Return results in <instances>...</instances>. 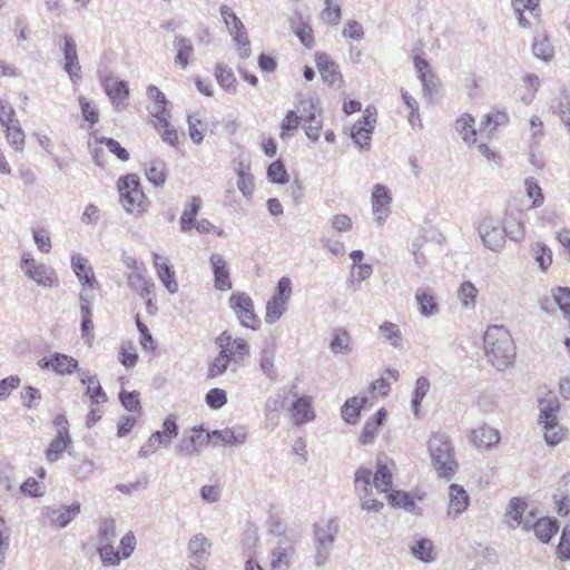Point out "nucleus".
Segmentation results:
<instances>
[{"mask_svg": "<svg viewBox=\"0 0 570 570\" xmlns=\"http://www.w3.org/2000/svg\"><path fill=\"white\" fill-rule=\"evenodd\" d=\"M98 553L104 566L116 567L120 563V552L115 550L112 543L98 544Z\"/></svg>", "mask_w": 570, "mask_h": 570, "instance_id": "nucleus-60", "label": "nucleus"}, {"mask_svg": "<svg viewBox=\"0 0 570 570\" xmlns=\"http://www.w3.org/2000/svg\"><path fill=\"white\" fill-rule=\"evenodd\" d=\"M200 205H202V200L199 197H196V196L191 197L190 204H189V209H186L180 217L181 230L187 232V230H190L191 228H194V226L196 224L195 217L200 209Z\"/></svg>", "mask_w": 570, "mask_h": 570, "instance_id": "nucleus-55", "label": "nucleus"}, {"mask_svg": "<svg viewBox=\"0 0 570 570\" xmlns=\"http://www.w3.org/2000/svg\"><path fill=\"white\" fill-rule=\"evenodd\" d=\"M8 142L17 151H22L24 146V132L20 127L19 120H16L3 127Z\"/></svg>", "mask_w": 570, "mask_h": 570, "instance_id": "nucleus-51", "label": "nucleus"}, {"mask_svg": "<svg viewBox=\"0 0 570 570\" xmlns=\"http://www.w3.org/2000/svg\"><path fill=\"white\" fill-rule=\"evenodd\" d=\"M146 177L156 187H163L166 183V164L160 159H153L146 164Z\"/></svg>", "mask_w": 570, "mask_h": 570, "instance_id": "nucleus-42", "label": "nucleus"}, {"mask_svg": "<svg viewBox=\"0 0 570 570\" xmlns=\"http://www.w3.org/2000/svg\"><path fill=\"white\" fill-rule=\"evenodd\" d=\"M380 335L393 347H400L402 344V332L395 323L383 322L379 326Z\"/></svg>", "mask_w": 570, "mask_h": 570, "instance_id": "nucleus-48", "label": "nucleus"}, {"mask_svg": "<svg viewBox=\"0 0 570 570\" xmlns=\"http://www.w3.org/2000/svg\"><path fill=\"white\" fill-rule=\"evenodd\" d=\"M178 435V425L176 416L169 415L163 423V430L154 432L147 442L140 448L138 455L140 458H148L154 454L159 448H168L174 438Z\"/></svg>", "mask_w": 570, "mask_h": 570, "instance_id": "nucleus-5", "label": "nucleus"}, {"mask_svg": "<svg viewBox=\"0 0 570 570\" xmlns=\"http://www.w3.org/2000/svg\"><path fill=\"white\" fill-rule=\"evenodd\" d=\"M116 538V520L112 518L101 519L97 532L98 544L112 543Z\"/></svg>", "mask_w": 570, "mask_h": 570, "instance_id": "nucleus-49", "label": "nucleus"}, {"mask_svg": "<svg viewBox=\"0 0 570 570\" xmlns=\"http://www.w3.org/2000/svg\"><path fill=\"white\" fill-rule=\"evenodd\" d=\"M147 95L151 100V105L148 107L149 114L154 120H159L161 124H166V118H170V112L167 108L168 100L164 92H161L156 86H149Z\"/></svg>", "mask_w": 570, "mask_h": 570, "instance_id": "nucleus-20", "label": "nucleus"}, {"mask_svg": "<svg viewBox=\"0 0 570 570\" xmlns=\"http://www.w3.org/2000/svg\"><path fill=\"white\" fill-rule=\"evenodd\" d=\"M508 120V115L503 111L488 114L481 121L480 132H487L488 135H490L493 131H495L500 126L507 124Z\"/></svg>", "mask_w": 570, "mask_h": 570, "instance_id": "nucleus-52", "label": "nucleus"}, {"mask_svg": "<svg viewBox=\"0 0 570 570\" xmlns=\"http://www.w3.org/2000/svg\"><path fill=\"white\" fill-rule=\"evenodd\" d=\"M219 13L225 22V26L229 35L236 30H240L244 28V23L239 20L236 13L227 4L220 6Z\"/></svg>", "mask_w": 570, "mask_h": 570, "instance_id": "nucleus-63", "label": "nucleus"}, {"mask_svg": "<svg viewBox=\"0 0 570 570\" xmlns=\"http://www.w3.org/2000/svg\"><path fill=\"white\" fill-rule=\"evenodd\" d=\"M483 341L485 356L495 368L504 371L513 364L515 346L510 332L504 326H488Z\"/></svg>", "mask_w": 570, "mask_h": 570, "instance_id": "nucleus-1", "label": "nucleus"}, {"mask_svg": "<svg viewBox=\"0 0 570 570\" xmlns=\"http://www.w3.org/2000/svg\"><path fill=\"white\" fill-rule=\"evenodd\" d=\"M292 29L295 36L306 48H313L315 45L313 29L307 22L303 21L302 19L293 21Z\"/></svg>", "mask_w": 570, "mask_h": 570, "instance_id": "nucleus-54", "label": "nucleus"}, {"mask_svg": "<svg viewBox=\"0 0 570 570\" xmlns=\"http://www.w3.org/2000/svg\"><path fill=\"white\" fill-rule=\"evenodd\" d=\"M376 108L367 106L364 116L352 127L351 137L354 142L362 149H366L371 144V135L376 125Z\"/></svg>", "mask_w": 570, "mask_h": 570, "instance_id": "nucleus-10", "label": "nucleus"}, {"mask_svg": "<svg viewBox=\"0 0 570 570\" xmlns=\"http://www.w3.org/2000/svg\"><path fill=\"white\" fill-rule=\"evenodd\" d=\"M449 505H448V514L451 518H458L469 507L470 497L468 492L463 489V487L459 484H451L449 487Z\"/></svg>", "mask_w": 570, "mask_h": 570, "instance_id": "nucleus-22", "label": "nucleus"}, {"mask_svg": "<svg viewBox=\"0 0 570 570\" xmlns=\"http://www.w3.org/2000/svg\"><path fill=\"white\" fill-rule=\"evenodd\" d=\"M483 245L492 252H501L505 244L507 229L499 218L484 217L478 227Z\"/></svg>", "mask_w": 570, "mask_h": 570, "instance_id": "nucleus-6", "label": "nucleus"}, {"mask_svg": "<svg viewBox=\"0 0 570 570\" xmlns=\"http://www.w3.org/2000/svg\"><path fill=\"white\" fill-rule=\"evenodd\" d=\"M235 170L237 174V188L246 199H250L255 190L254 176L250 174V165L239 161Z\"/></svg>", "mask_w": 570, "mask_h": 570, "instance_id": "nucleus-28", "label": "nucleus"}, {"mask_svg": "<svg viewBox=\"0 0 570 570\" xmlns=\"http://www.w3.org/2000/svg\"><path fill=\"white\" fill-rule=\"evenodd\" d=\"M216 345L219 348V353L227 356L233 363H240L249 355V345L243 338H234L230 333L223 332L216 338Z\"/></svg>", "mask_w": 570, "mask_h": 570, "instance_id": "nucleus-9", "label": "nucleus"}, {"mask_svg": "<svg viewBox=\"0 0 570 570\" xmlns=\"http://www.w3.org/2000/svg\"><path fill=\"white\" fill-rule=\"evenodd\" d=\"M65 58V70L72 81L80 79L81 67L78 59L77 46L73 39L66 35L62 47Z\"/></svg>", "mask_w": 570, "mask_h": 570, "instance_id": "nucleus-18", "label": "nucleus"}, {"mask_svg": "<svg viewBox=\"0 0 570 570\" xmlns=\"http://www.w3.org/2000/svg\"><path fill=\"white\" fill-rule=\"evenodd\" d=\"M37 365L41 370L51 368L58 375H70L78 368V361L72 356L62 353H53L48 357H42L38 361Z\"/></svg>", "mask_w": 570, "mask_h": 570, "instance_id": "nucleus-11", "label": "nucleus"}, {"mask_svg": "<svg viewBox=\"0 0 570 570\" xmlns=\"http://www.w3.org/2000/svg\"><path fill=\"white\" fill-rule=\"evenodd\" d=\"M371 202L375 222L382 226L391 213V194L384 185L376 184L372 189Z\"/></svg>", "mask_w": 570, "mask_h": 570, "instance_id": "nucleus-12", "label": "nucleus"}, {"mask_svg": "<svg viewBox=\"0 0 570 570\" xmlns=\"http://www.w3.org/2000/svg\"><path fill=\"white\" fill-rule=\"evenodd\" d=\"M552 297L563 316L570 322V288L561 286L556 287L552 289Z\"/></svg>", "mask_w": 570, "mask_h": 570, "instance_id": "nucleus-57", "label": "nucleus"}, {"mask_svg": "<svg viewBox=\"0 0 570 570\" xmlns=\"http://www.w3.org/2000/svg\"><path fill=\"white\" fill-rule=\"evenodd\" d=\"M217 82L226 91L234 94L236 91V78L230 69L223 63H217L215 68Z\"/></svg>", "mask_w": 570, "mask_h": 570, "instance_id": "nucleus-53", "label": "nucleus"}, {"mask_svg": "<svg viewBox=\"0 0 570 570\" xmlns=\"http://www.w3.org/2000/svg\"><path fill=\"white\" fill-rule=\"evenodd\" d=\"M229 305L243 326L252 330L257 328L258 321L254 312V303L246 293H233L229 297Z\"/></svg>", "mask_w": 570, "mask_h": 570, "instance_id": "nucleus-8", "label": "nucleus"}, {"mask_svg": "<svg viewBox=\"0 0 570 570\" xmlns=\"http://www.w3.org/2000/svg\"><path fill=\"white\" fill-rule=\"evenodd\" d=\"M472 441L478 446H492L500 441L499 431L492 426L483 425L472 431Z\"/></svg>", "mask_w": 570, "mask_h": 570, "instance_id": "nucleus-40", "label": "nucleus"}, {"mask_svg": "<svg viewBox=\"0 0 570 570\" xmlns=\"http://www.w3.org/2000/svg\"><path fill=\"white\" fill-rule=\"evenodd\" d=\"M79 380L86 385L85 395L88 396L94 404H102L108 401V396L96 375H91L88 370L78 371Z\"/></svg>", "mask_w": 570, "mask_h": 570, "instance_id": "nucleus-17", "label": "nucleus"}, {"mask_svg": "<svg viewBox=\"0 0 570 570\" xmlns=\"http://www.w3.org/2000/svg\"><path fill=\"white\" fill-rule=\"evenodd\" d=\"M276 347L274 344L266 343L259 354L261 371L272 381L277 379V372L274 365Z\"/></svg>", "mask_w": 570, "mask_h": 570, "instance_id": "nucleus-36", "label": "nucleus"}, {"mask_svg": "<svg viewBox=\"0 0 570 570\" xmlns=\"http://www.w3.org/2000/svg\"><path fill=\"white\" fill-rule=\"evenodd\" d=\"M154 267L157 272L158 278L163 282L164 286L170 294L178 292V284L175 278V272L168 264L167 259H164L157 253L153 254Z\"/></svg>", "mask_w": 570, "mask_h": 570, "instance_id": "nucleus-25", "label": "nucleus"}, {"mask_svg": "<svg viewBox=\"0 0 570 570\" xmlns=\"http://www.w3.org/2000/svg\"><path fill=\"white\" fill-rule=\"evenodd\" d=\"M430 390V381L426 377H419L415 383V389L412 397V411L415 415L419 414L422 400L425 397Z\"/></svg>", "mask_w": 570, "mask_h": 570, "instance_id": "nucleus-58", "label": "nucleus"}, {"mask_svg": "<svg viewBox=\"0 0 570 570\" xmlns=\"http://www.w3.org/2000/svg\"><path fill=\"white\" fill-rule=\"evenodd\" d=\"M295 549L288 540H281L271 556V570H288Z\"/></svg>", "mask_w": 570, "mask_h": 570, "instance_id": "nucleus-23", "label": "nucleus"}, {"mask_svg": "<svg viewBox=\"0 0 570 570\" xmlns=\"http://www.w3.org/2000/svg\"><path fill=\"white\" fill-rule=\"evenodd\" d=\"M387 499L390 504L395 508H402L406 512L416 515L421 514L420 508L416 505L414 499L407 492L393 490L389 493Z\"/></svg>", "mask_w": 570, "mask_h": 570, "instance_id": "nucleus-41", "label": "nucleus"}, {"mask_svg": "<svg viewBox=\"0 0 570 570\" xmlns=\"http://www.w3.org/2000/svg\"><path fill=\"white\" fill-rule=\"evenodd\" d=\"M385 417L386 411L384 409H380L371 420L366 421L360 435V442L362 444H370L374 441Z\"/></svg>", "mask_w": 570, "mask_h": 570, "instance_id": "nucleus-37", "label": "nucleus"}, {"mask_svg": "<svg viewBox=\"0 0 570 570\" xmlns=\"http://www.w3.org/2000/svg\"><path fill=\"white\" fill-rule=\"evenodd\" d=\"M286 309V303L272 297L266 304L265 322L268 324H274L281 318Z\"/></svg>", "mask_w": 570, "mask_h": 570, "instance_id": "nucleus-59", "label": "nucleus"}, {"mask_svg": "<svg viewBox=\"0 0 570 570\" xmlns=\"http://www.w3.org/2000/svg\"><path fill=\"white\" fill-rule=\"evenodd\" d=\"M534 519V511L520 498H512L504 513V522L511 529L522 528L530 531L531 520Z\"/></svg>", "mask_w": 570, "mask_h": 570, "instance_id": "nucleus-7", "label": "nucleus"}, {"mask_svg": "<svg viewBox=\"0 0 570 570\" xmlns=\"http://www.w3.org/2000/svg\"><path fill=\"white\" fill-rule=\"evenodd\" d=\"M412 556L423 563H431L436 559L435 547L431 539L421 538L410 546Z\"/></svg>", "mask_w": 570, "mask_h": 570, "instance_id": "nucleus-31", "label": "nucleus"}, {"mask_svg": "<svg viewBox=\"0 0 570 570\" xmlns=\"http://www.w3.org/2000/svg\"><path fill=\"white\" fill-rule=\"evenodd\" d=\"M531 254L542 271H547L552 264V250L541 242L531 245Z\"/></svg>", "mask_w": 570, "mask_h": 570, "instance_id": "nucleus-50", "label": "nucleus"}, {"mask_svg": "<svg viewBox=\"0 0 570 570\" xmlns=\"http://www.w3.org/2000/svg\"><path fill=\"white\" fill-rule=\"evenodd\" d=\"M539 410V425L558 421V414L561 410V404L557 394L552 391H549L542 397H540Z\"/></svg>", "mask_w": 570, "mask_h": 570, "instance_id": "nucleus-16", "label": "nucleus"}, {"mask_svg": "<svg viewBox=\"0 0 570 570\" xmlns=\"http://www.w3.org/2000/svg\"><path fill=\"white\" fill-rule=\"evenodd\" d=\"M532 52L535 58L547 63L553 59L554 48L546 33L534 36Z\"/></svg>", "mask_w": 570, "mask_h": 570, "instance_id": "nucleus-34", "label": "nucleus"}, {"mask_svg": "<svg viewBox=\"0 0 570 570\" xmlns=\"http://www.w3.org/2000/svg\"><path fill=\"white\" fill-rule=\"evenodd\" d=\"M80 512V503L73 502L69 507H61L59 509H53L48 513L49 519L52 523L57 524L60 528L67 527L71 520L79 514Z\"/></svg>", "mask_w": 570, "mask_h": 570, "instance_id": "nucleus-35", "label": "nucleus"}, {"mask_svg": "<svg viewBox=\"0 0 570 570\" xmlns=\"http://www.w3.org/2000/svg\"><path fill=\"white\" fill-rule=\"evenodd\" d=\"M337 533L338 525L335 520L331 519L324 523L316 524L314 530V546H327L333 548Z\"/></svg>", "mask_w": 570, "mask_h": 570, "instance_id": "nucleus-26", "label": "nucleus"}, {"mask_svg": "<svg viewBox=\"0 0 570 570\" xmlns=\"http://www.w3.org/2000/svg\"><path fill=\"white\" fill-rule=\"evenodd\" d=\"M291 420L294 425L301 426L315 419L311 396H301L289 407Z\"/></svg>", "mask_w": 570, "mask_h": 570, "instance_id": "nucleus-19", "label": "nucleus"}, {"mask_svg": "<svg viewBox=\"0 0 570 570\" xmlns=\"http://www.w3.org/2000/svg\"><path fill=\"white\" fill-rule=\"evenodd\" d=\"M23 275L43 288H57L59 278L56 271L41 262L36 261L30 253H23L20 261Z\"/></svg>", "mask_w": 570, "mask_h": 570, "instance_id": "nucleus-4", "label": "nucleus"}, {"mask_svg": "<svg viewBox=\"0 0 570 570\" xmlns=\"http://www.w3.org/2000/svg\"><path fill=\"white\" fill-rule=\"evenodd\" d=\"M247 433L240 429L238 431H234L230 429L224 430H215L212 432L213 442L216 445H240L245 443Z\"/></svg>", "mask_w": 570, "mask_h": 570, "instance_id": "nucleus-33", "label": "nucleus"}, {"mask_svg": "<svg viewBox=\"0 0 570 570\" xmlns=\"http://www.w3.org/2000/svg\"><path fill=\"white\" fill-rule=\"evenodd\" d=\"M553 112L558 114L562 122L570 128V95L562 90L557 102L551 106Z\"/></svg>", "mask_w": 570, "mask_h": 570, "instance_id": "nucleus-56", "label": "nucleus"}, {"mask_svg": "<svg viewBox=\"0 0 570 570\" xmlns=\"http://www.w3.org/2000/svg\"><path fill=\"white\" fill-rule=\"evenodd\" d=\"M120 202L126 212L131 214H142L146 208V196L140 187L137 175L130 174L120 177L118 180Z\"/></svg>", "mask_w": 570, "mask_h": 570, "instance_id": "nucleus-3", "label": "nucleus"}, {"mask_svg": "<svg viewBox=\"0 0 570 570\" xmlns=\"http://www.w3.org/2000/svg\"><path fill=\"white\" fill-rule=\"evenodd\" d=\"M530 523V530H533L535 537L543 543H548L551 540L552 535L557 533L559 529V525L556 520H552L550 518L537 519L535 513L534 519H532Z\"/></svg>", "mask_w": 570, "mask_h": 570, "instance_id": "nucleus-29", "label": "nucleus"}, {"mask_svg": "<svg viewBox=\"0 0 570 570\" xmlns=\"http://www.w3.org/2000/svg\"><path fill=\"white\" fill-rule=\"evenodd\" d=\"M104 88L115 109L117 111L124 110L127 106L126 101L129 95L127 83L122 80L109 77L104 81Z\"/></svg>", "mask_w": 570, "mask_h": 570, "instance_id": "nucleus-15", "label": "nucleus"}, {"mask_svg": "<svg viewBox=\"0 0 570 570\" xmlns=\"http://www.w3.org/2000/svg\"><path fill=\"white\" fill-rule=\"evenodd\" d=\"M70 264L75 275L82 286L90 289L98 288V282L96 279L94 268L88 264V261L82 255L79 253L72 254L70 257Z\"/></svg>", "mask_w": 570, "mask_h": 570, "instance_id": "nucleus-13", "label": "nucleus"}, {"mask_svg": "<svg viewBox=\"0 0 570 570\" xmlns=\"http://www.w3.org/2000/svg\"><path fill=\"white\" fill-rule=\"evenodd\" d=\"M330 350L334 354L347 355L353 352L351 334L342 327L335 328L331 334Z\"/></svg>", "mask_w": 570, "mask_h": 570, "instance_id": "nucleus-27", "label": "nucleus"}, {"mask_svg": "<svg viewBox=\"0 0 570 570\" xmlns=\"http://www.w3.org/2000/svg\"><path fill=\"white\" fill-rule=\"evenodd\" d=\"M543 429V439L549 446L560 444L568 434V429L554 421L553 423L541 424Z\"/></svg>", "mask_w": 570, "mask_h": 570, "instance_id": "nucleus-43", "label": "nucleus"}, {"mask_svg": "<svg viewBox=\"0 0 570 570\" xmlns=\"http://www.w3.org/2000/svg\"><path fill=\"white\" fill-rule=\"evenodd\" d=\"M212 542L203 533H197L189 539L188 542V560L202 563L206 561L210 554Z\"/></svg>", "mask_w": 570, "mask_h": 570, "instance_id": "nucleus-24", "label": "nucleus"}, {"mask_svg": "<svg viewBox=\"0 0 570 570\" xmlns=\"http://www.w3.org/2000/svg\"><path fill=\"white\" fill-rule=\"evenodd\" d=\"M174 49L176 50L175 65L181 69H186L190 57L194 55V47L191 41L183 36H177L174 39Z\"/></svg>", "mask_w": 570, "mask_h": 570, "instance_id": "nucleus-32", "label": "nucleus"}, {"mask_svg": "<svg viewBox=\"0 0 570 570\" xmlns=\"http://www.w3.org/2000/svg\"><path fill=\"white\" fill-rule=\"evenodd\" d=\"M71 446V436L56 435L49 443L45 456L49 463L56 462Z\"/></svg>", "mask_w": 570, "mask_h": 570, "instance_id": "nucleus-44", "label": "nucleus"}, {"mask_svg": "<svg viewBox=\"0 0 570 570\" xmlns=\"http://www.w3.org/2000/svg\"><path fill=\"white\" fill-rule=\"evenodd\" d=\"M316 66L325 83L331 87L340 88L343 83L338 66L326 53L317 55Z\"/></svg>", "mask_w": 570, "mask_h": 570, "instance_id": "nucleus-14", "label": "nucleus"}, {"mask_svg": "<svg viewBox=\"0 0 570 570\" xmlns=\"http://www.w3.org/2000/svg\"><path fill=\"white\" fill-rule=\"evenodd\" d=\"M169 119L170 118H166V124H161L160 119L154 120V127L165 142L176 147L178 144V134L177 130L170 126Z\"/></svg>", "mask_w": 570, "mask_h": 570, "instance_id": "nucleus-61", "label": "nucleus"}, {"mask_svg": "<svg viewBox=\"0 0 570 570\" xmlns=\"http://www.w3.org/2000/svg\"><path fill=\"white\" fill-rule=\"evenodd\" d=\"M209 262L213 268L215 288L220 292L232 289L233 284L229 278V269L226 261L219 254H212Z\"/></svg>", "mask_w": 570, "mask_h": 570, "instance_id": "nucleus-21", "label": "nucleus"}, {"mask_svg": "<svg viewBox=\"0 0 570 570\" xmlns=\"http://www.w3.org/2000/svg\"><path fill=\"white\" fill-rule=\"evenodd\" d=\"M366 397L354 396L348 399L342 407V417L350 424L357 422L360 412L366 403Z\"/></svg>", "mask_w": 570, "mask_h": 570, "instance_id": "nucleus-46", "label": "nucleus"}, {"mask_svg": "<svg viewBox=\"0 0 570 570\" xmlns=\"http://www.w3.org/2000/svg\"><path fill=\"white\" fill-rule=\"evenodd\" d=\"M325 8L321 12L322 20L332 26H336L342 17L341 7L337 3H333V0H324Z\"/></svg>", "mask_w": 570, "mask_h": 570, "instance_id": "nucleus-64", "label": "nucleus"}, {"mask_svg": "<svg viewBox=\"0 0 570 570\" xmlns=\"http://www.w3.org/2000/svg\"><path fill=\"white\" fill-rule=\"evenodd\" d=\"M415 301L420 314L424 317L436 315L440 312L435 297L425 289L419 288L415 292Z\"/></svg>", "mask_w": 570, "mask_h": 570, "instance_id": "nucleus-39", "label": "nucleus"}, {"mask_svg": "<svg viewBox=\"0 0 570 570\" xmlns=\"http://www.w3.org/2000/svg\"><path fill=\"white\" fill-rule=\"evenodd\" d=\"M476 288L471 282L461 284L458 291V297L465 308H473L475 306Z\"/></svg>", "mask_w": 570, "mask_h": 570, "instance_id": "nucleus-62", "label": "nucleus"}, {"mask_svg": "<svg viewBox=\"0 0 570 570\" xmlns=\"http://www.w3.org/2000/svg\"><path fill=\"white\" fill-rule=\"evenodd\" d=\"M127 283L128 286L137 292L141 297L150 295L154 288V283L138 272L130 273L127 277Z\"/></svg>", "mask_w": 570, "mask_h": 570, "instance_id": "nucleus-47", "label": "nucleus"}, {"mask_svg": "<svg viewBox=\"0 0 570 570\" xmlns=\"http://www.w3.org/2000/svg\"><path fill=\"white\" fill-rule=\"evenodd\" d=\"M393 481L392 469L389 466V460L377 459L376 471L373 474V485L379 492H391Z\"/></svg>", "mask_w": 570, "mask_h": 570, "instance_id": "nucleus-30", "label": "nucleus"}, {"mask_svg": "<svg viewBox=\"0 0 570 570\" xmlns=\"http://www.w3.org/2000/svg\"><path fill=\"white\" fill-rule=\"evenodd\" d=\"M431 462L441 478L451 479L459 464L454 456V449L449 439L444 433L433 434L428 443Z\"/></svg>", "mask_w": 570, "mask_h": 570, "instance_id": "nucleus-2", "label": "nucleus"}, {"mask_svg": "<svg viewBox=\"0 0 570 570\" xmlns=\"http://www.w3.org/2000/svg\"><path fill=\"white\" fill-rule=\"evenodd\" d=\"M455 130L466 145L471 146L476 142V129L474 118L471 115L460 116L455 121Z\"/></svg>", "mask_w": 570, "mask_h": 570, "instance_id": "nucleus-38", "label": "nucleus"}, {"mask_svg": "<svg viewBox=\"0 0 570 570\" xmlns=\"http://www.w3.org/2000/svg\"><path fill=\"white\" fill-rule=\"evenodd\" d=\"M373 473L370 469L358 468L355 472L354 485L357 495H370L372 493Z\"/></svg>", "mask_w": 570, "mask_h": 570, "instance_id": "nucleus-45", "label": "nucleus"}]
</instances>
